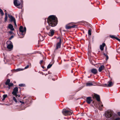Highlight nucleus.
<instances>
[{
    "mask_svg": "<svg viewBox=\"0 0 120 120\" xmlns=\"http://www.w3.org/2000/svg\"><path fill=\"white\" fill-rule=\"evenodd\" d=\"M47 22L49 25L46 26V28L48 30L50 29V26L54 27L58 23L57 18L55 15H50L47 19Z\"/></svg>",
    "mask_w": 120,
    "mask_h": 120,
    "instance_id": "obj_1",
    "label": "nucleus"
},
{
    "mask_svg": "<svg viewBox=\"0 0 120 120\" xmlns=\"http://www.w3.org/2000/svg\"><path fill=\"white\" fill-rule=\"evenodd\" d=\"M26 29L25 27L23 28L22 26H20L19 30L18 31H17L18 35L20 38H22L24 37L26 33Z\"/></svg>",
    "mask_w": 120,
    "mask_h": 120,
    "instance_id": "obj_2",
    "label": "nucleus"
},
{
    "mask_svg": "<svg viewBox=\"0 0 120 120\" xmlns=\"http://www.w3.org/2000/svg\"><path fill=\"white\" fill-rule=\"evenodd\" d=\"M22 0H15V7L17 8L21 9L23 6Z\"/></svg>",
    "mask_w": 120,
    "mask_h": 120,
    "instance_id": "obj_3",
    "label": "nucleus"
},
{
    "mask_svg": "<svg viewBox=\"0 0 120 120\" xmlns=\"http://www.w3.org/2000/svg\"><path fill=\"white\" fill-rule=\"evenodd\" d=\"M7 48L9 51L12 50L13 49V45L12 43L10 41H7L6 42Z\"/></svg>",
    "mask_w": 120,
    "mask_h": 120,
    "instance_id": "obj_4",
    "label": "nucleus"
},
{
    "mask_svg": "<svg viewBox=\"0 0 120 120\" xmlns=\"http://www.w3.org/2000/svg\"><path fill=\"white\" fill-rule=\"evenodd\" d=\"M62 112L64 115L68 116L71 115L73 112L72 111L68 110L65 109H64L62 110Z\"/></svg>",
    "mask_w": 120,
    "mask_h": 120,
    "instance_id": "obj_5",
    "label": "nucleus"
},
{
    "mask_svg": "<svg viewBox=\"0 0 120 120\" xmlns=\"http://www.w3.org/2000/svg\"><path fill=\"white\" fill-rule=\"evenodd\" d=\"M10 79H7L5 83V84L6 85H8V88L9 89H10L11 87L13 85V83H10Z\"/></svg>",
    "mask_w": 120,
    "mask_h": 120,
    "instance_id": "obj_6",
    "label": "nucleus"
},
{
    "mask_svg": "<svg viewBox=\"0 0 120 120\" xmlns=\"http://www.w3.org/2000/svg\"><path fill=\"white\" fill-rule=\"evenodd\" d=\"M90 72L91 73L94 75H96L98 73V71L96 69L93 68L90 70Z\"/></svg>",
    "mask_w": 120,
    "mask_h": 120,
    "instance_id": "obj_7",
    "label": "nucleus"
},
{
    "mask_svg": "<svg viewBox=\"0 0 120 120\" xmlns=\"http://www.w3.org/2000/svg\"><path fill=\"white\" fill-rule=\"evenodd\" d=\"M96 84V82L93 81L91 82H88L86 83V86H94Z\"/></svg>",
    "mask_w": 120,
    "mask_h": 120,
    "instance_id": "obj_8",
    "label": "nucleus"
},
{
    "mask_svg": "<svg viewBox=\"0 0 120 120\" xmlns=\"http://www.w3.org/2000/svg\"><path fill=\"white\" fill-rule=\"evenodd\" d=\"M112 114L109 111H107L105 113L106 116L107 118H110L112 116Z\"/></svg>",
    "mask_w": 120,
    "mask_h": 120,
    "instance_id": "obj_9",
    "label": "nucleus"
},
{
    "mask_svg": "<svg viewBox=\"0 0 120 120\" xmlns=\"http://www.w3.org/2000/svg\"><path fill=\"white\" fill-rule=\"evenodd\" d=\"M8 16L10 19V20L11 22L13 21L14 23L15 24V19L14 17H13L12 15L9 14H8Z\"/></svg>",
    "mask_w": 120,
    "mask_h": 120,
    "instance_id": "obj_10",
    "label": "nucleus"
},
{
    "mask_svg": "<svg viewBox=\"0 0 120 120\" xmlns=\"http://www.w3.org/2000/svg\"><path fill=\"white\" fill-rule=\"evenodd\" d=\"M92 101V100L91 97H88L86 98V101L88 104H90Z\"/></svg>",
    "mask_w": 120,
    "mask_h": 120,
    "instance_id": "obj_11",
    "label": "nucleus"
},
{
    "mask_svg": "<svg viewBox=\"0 0 120 120\" xmlns=\"http://www.w3.org/2000/svg\"><path fill=\"white\" fill-rule=\"evenodd\" d=\"M77 26L75 25H73L72 26H69L67 25L66 26V28L67 29H70L71 28H77Z\"/></svg>",
    "mask_w": 120,
    "mask_h": 120,
    "instance_id": "obj_12",
    "label": "nucleus"
},
{
    "mask_svg": "<svg viewBox=\"0 0 120 120\" xmlns=\"http://www.w3.org/2000/svg\"><path fill=\"white\" fill-rule=\"evenodd\" d=\"M54 33V30L51 29L50 30V32H49L48 33H47V34L49 36L52 37Z\"/></svg>",
    "mask_w": 120,
    "mask_h": 120,
    "instance_id": "obj_13",
    "label": "nucleus"
},
{
    "mask_svg": "<svg viewBox=\"0 0 120 120\" xmlns=\"http://www.w3.org/2000/svg\"><path fill=\"white\" fill-rule=\"evenodd\" d=\"M109 36L112 39H115L118 41L120 42V39L116 37L114 35H109Z\"/></svg>",
    "mask_w": 120,
    "mask_h": 120,
    "instance_id": "obj_14",
    "label": "nucleus"
},
{
    "mask_svg": "<svg viewBox=\"0 0 120 120\" xmlns=\"http://www.w3.org/2000/svg\"><path fill=\"white\" fill-rule=\"evenodd\" d=\"M113 84L114 83L112 81H109L108 82V86L109 87L112 86Z\"/></svg>",
    "mask_w": 120,
    "mask_h": 120,
    "instance_id": "obj_15",
    "label": "nucleus"
},
{
    "mask_svg": "<svg viewBox=\"0 0 120 120\" xmlns=\"http://www.w3.org/2000/svg\"><path fill=\"white\" fill-rule=\"evenodd\" d=\"M18 90V88L17 87H15V97L16 98H19L20 97V95L18 94H17V92ZM19 99V98H18Z\"/></svg>",
    "mask_w": 120,
    "mask_h": 120,
    "instance_id": "obj_16",
    "label": "nucleus"
},
{
    "mask_svg": "<svg viewBox=\"0 0 120 120\" xmlns=\"http://www.w3.org/2000/svg\"><path fill=\"white\" fill-rule=\"evenodd\" d=\"M105 66L104 65L100 66L98 69V71L99 72H101L102 71L104 70L105 68Z\"/></svg>",
    "mask_w": 120,
    "mask_h": 120,
    "instance_id": "obj_17",
    "label": "nucleus"
},
{
    "mask_svg": "<svg viewBox=\"0 0 120 120\" xmlns=\"http://www.w3.org/2000/svg\"><path fill=\"white\" fill-rule=\"evenodd\" d=\"M61 44L57 43L56 44V48L55 50H57L58 49L60 48Z\"/></svg>",
    "mask_w": 120,
    "mask_h": 120,
    "instance_id": "obj_18",
    "label": "nucleus"
},
{
    "mask_svg": "<svg viewBox=\"0 0 120 120\" xmlns=\"http://www.w3.org/2000/svg\"><path fill=\"white\" fill-rule=\"evenodd\" d=\"M8 27L11 31H13L14 30V29L13 28V26L11 24H9L8 26Z\"/></svg>",
    "mask_w": 120,
    "mask_h": 120,
    "instance_id": "obj_19",
    "label": "nucleus"
},
{
    "mask_svg": "<svg viewBox=\"0 0 120 120\" xmlns=\"http://www.w3.org/2000/svg\"><path fill=\"white\" fill-rule=\"evenodd\" d=\"M94 97L96 98L97 100L98 101H100V97L99 95L97 94H95L94 95Z\"/></svg>",
    "mask_w": 120,
    "mask_h": 120,
    "instance_id": "obj_20",
    "label": "nucleus"
},
{
    "mask_svg": "<svg viewBox=\"0 0 120 120\" xmlns=\"http://www.w3.org/2000/svg\"><path fill=\"white\" fill-rule=\"evenodd\" d=\"M105 46V43H103L102 45H101L100 46V49L101 51L103 50L104 47Z\"/></svg>",
    "mask_w": 120,
    "mask_h": 120,
    "instance_id": "obj_21",
    "label": "nucleus"
},
{
    "mask_svg": "<svg viewBox=\"0 0 120 120\" xmlns=\"http://www.w3.org/2000/svg\"><path fill=\"white\" fill-rule=\"evenodd\" d=\"M12 95H11V97H13V99L15 101V97L13 96H15V88H14L13 90V91L12 93Z\"/></svg>",
    "mask_w": 120,
    "mask_h": 120,
    "instance_id": "obj_22",
    "label": "nucleus"
},
{
    "mask_svg": "<svg viewBox=\"0 0 120 120\" xmlns=\"http://www.w3.org/2000/svg\"><path fill=\"white\" fill-rule=\"evenodd\" d=\"M5 22H6L7 21V19H8V17H7V14L6 12H5Z\"/></svg>",
    "mask_w": 120,
    "mask_h": 120,
    "instance_id": "obj_23",
    "label": "nucleus"
},
{
    "mask_svg": "<svg viewBox=\"0 0 120 120\" xmlns=\"http://www.w3.org/2000/svg\"><path fill=\"white\" fill-rule=\"evenodd\" d=\"M103 105H101L99 106L98 108V109L100 110H102V109L103 108Z\"/></svg>",
    "mask_w": 120,
    "mask_h": 120,
    "instance_id": "obj_24",
    "label": "nucleus"
},
{
    "mask_svg": "<svg viewBox=\"0 0 120 120\" xmlns=\"http://www.w3.org/2000/svg\"><path fill=\"white\" fill-rule=\"evenodd\" d=\"M18 102H20V103H22V104H23L24 103H25V101H19V100L18 101L15 99V103H17Z\"/></svg>",
    "mask_w": 120,
    "mask_h": 120,
    "instance_id": "obj_25",
    "label": "nucleus"
},
{
    "mask_svg": "<svg viewBox=\"0 0 120 120\" xmlns=\"http://www.w3.org/2000/svg\"><path fill=\"white\" fill-rule=\"evenodd\" d=\"M53 63L52 64H49L47 68V69H46V71H47V69L50 68L52 66Z\"/></svg>",
    "mask_w": 120,
    "mask_h": 120,
    "instance_id": "obj_26",
    "label": "nucleus"
},
{
    "mask_svg": "<svg viewBox=\"0 0 120 120\" xmlns=\"http://www.w3.org/2000/svg\"><path fill=\"white\" fill-rule=\"evenodd\" d=\"M103 54L104 56H106V60H107L109 59V57L108 55L107 54H106L104 53H103Z\"/></svg>",
    "mask_w": 120,
    "mask_h": 120,
    "instance_id": "obj_27",
    "label": "nucleus"
},
{
    "mask_svg": "<svg viewBox=\"0 0 120 120\" xmlns=\"http://www.w3.org/2000/svg\"><path fill=\"white\" fill-rule=\"evenodd\" d=\"M26 100L24 101L25 103L26 104H27L29 103V101L28 99H26Z\"/></svg>",
    "mask_w": 120,
    "mask_h": 120,
    "instance_id": "obj_28",
    "label": "nucleus"
},
{
    "mask_svg": "<svg viewBox=\"0 0 120 120\" xmlns=\"http://www.w3.org/2000/svg\"><path fill=\"white\" fill-rule=\"evenodd\" d=\"M91 29H90L88 30V34L90 36L91 35Z\"/></svg>",
    "mask_w": 120,
    "mask_h": 120,
    "instance_id": "obj_29",
    "label": "nucleus"
},
{
    "mask_svg": "<svg viewBox=\"0 0 120 120\" xmlns=\"http://www.w3.org/2000/svg\"><path fill=\"white\" fill-rule=\"evenodd\" d=\"M23 69H21L20 68H18L16 69H15V72H17L21 71L23 70Z\"/></svg>",
    "mask_w": 120,
    "mask_h": 120,
    "instance_id": "obj_30",
    "label": "nucleus"
},
{
    "mask_svg": "<svg viewBox=\"0 0 120 120\" xmlns=\"http://www.w3.org/2000/svg\"><path fill=\"white\" fill-rule=\"evenodd\" d=\"M0 13L1 14V15H2L3 16V15H4V13L3 12L2 10L0 8Z\"/></svg>",
    "mask_w": 120,
    "mask_h": 120,
    "instance_id": "obj_31",
    "label": "nucleus"
},
{
    "mask_svg": "<svg viewBox=\"0 0 120 120\" xmlns=\"http://www.w3.org/2000/svg\"><path fill=\"white\" fill-rule=\"evenodd\" d=\"M90 63L93 65H94L95 64L94 63V62H95L94 60L92 61L91 60H90Z\"/></svg>",
    "mask_w": 120,
    "mask_h": 120,
    "instance_id": "obj_32",
    "label": "nucleus"
},
{
    "mask_svg": "<svg viewBox=\"0 0 120 120\" xmlns=\"http://www.w3.org/2000/svg\"><path fill=\"white\" fill-rule=\"evenodd\" d=\"M19 86L21 87L24 86H25V84H20L19 85Z\"/></svg>",
    "mask_w": 120,
    "mask_h": 120,
    "instance_id": "obj_33",
    "label": "nucleus"
},
{
    "mask_svg": "<svg viewBox=\"0 0 120 120\" xmlns=\"http://www.w3.org/2000/svg\"><path fill=\"white\" fill-rule=\"evenodd\" d=\"M103 86L107 87H109L108 86V84H103Z\"/></svg>",
    "mask_w": 120,
    "mask_h": 120,
    "instance_id": "obj_34",
    "label": "nucleus"
},
{
    "mask_svg": "<svg viewBox=\"0 0 120 120\" xmlns=\"http://www.w3.org/2000/svg\"><path fill=\"white\" fill-rule=\"evenodd\" d=\"M7 96V94H4L3 95V98H5V99L6 98Z\"/></svg>",
    "mask_w": 120,
    "mask_h": 120,
    "instance_id": "obj_35",
    "label": "nucleus"
},
{
    "mask_svg": "<svg viewBox=\"0 0 120 120\" xmlns=\"http://www.w3.org/2000/svg\"><path fill=\"white\" fill-rule=\"evenodd\" d=\"M62 39L61 38L59 40V41L58 42V43H59L60 44H61V42H62Z\"/></svg>",
    "mask_w": 120,
    "mask_h": 120,
    "instance_id": "obj_36",
    "label": "nucleus"
},
{
    "mask_svg": "<svg viewBox=\"0 0 120 120\" xmlns=\"http://www.w3.org/2000/svg\"><path fill=\"white\" fill-rule=\"evenodd\" d=\"M14 36L13 35H12L9 38V40H11L12 38H13Z\"/></svg>",
    "mask_w": 120,
    "mask_h": 120,
    "instance_id": "obj_37",
    "label": "nucleus"
},
{
    "mask_svg": "<svg viewBox=\"0 0 120 120\" xmlns=\"http://www.w3.org/2000/svg\"><path fill=\"white\" fill-rule=\"evenodd\" d=\"M29 67V65H28L26 66V67H25L24 68V69H26L28 68Z\"/></svg>",
    "mask_w": 120,
    "mask_h": 120,
    "instance_id": "obj_38",
    "label": "nucleus"
},
{
    "mask_svg": "<svg viewBox=\"0 0 120 120\" xmlns=\"http://www.w3.org/2000/svg\"><path fill=\"white\" fill-rule=\"evenodd\" d=\"M9 33L11 34H13V32L12 31H10L9 32Z\"/></svg>",
    "mask_w": 120,
    "mask_h": 120,
    "instance_id": "obj_39",
    "label": "nucleus"
},
{
    "mask_svg": "<svg viewBox=\"0 0 120 120\" xmlns=\"http://www.w3.org/2000/svg\"><path fill=\"white\" fill-rule=\"evenodd\" d=\"M43 62V60H41L40 61V64L41 65V64Z\"/></svg>",
    "mask_w": 120,
    "mask_h": 120,
    "instance_id": "obj_40",
    "label": "nucleus"
},
{
    "mask_svg": "<svg viewBox=\"0 0 120 120\" xmlns=\"http://www.w3.org/2000/svg\"><path fill=\"white\" fill-rule=\"evenodd\" d=\"M61 38L60 37H59L57 38V39H59V40L60 39H61Z\"/></svg>",
    "mask_w": 120,
    "mask_h": 120,
    "instance_id": "obj_41",
    "label": "nucleus"
},
{
    "mask_svg": "<svg viewBox=\"0 0 120 120\" xmlns=\"http://www.w3.org/2000/svg\"><path fill=\"white\" fill-rule=\"evenodd\" d=\"M118 114L119 116H120V112H118Z\"/></svg>",
    "mask_w": 120,
    "mask_h": 120,
    "instance_id": "obj_42",
    "label": "nucleus"
},
{
    "mask_svg": "<svg viewBox=\"0 0 120 120\" xmlns=\"http://www.w3.org/2000/svg\"><path fill=\"white\" fill-rule=\"evenodd\" d=\"M48 74H52L51 72H50V71H48Z\"/></svg>",
    "mask_w": 120,
    "mask_h": 120,
    "instance_id": "obj_43",
    "label": "nucleus"
},
{
    "mask_svg": "<svg viewBox=\"0 0 120 120\" xmlns=\"http://www.w3.org/2000/svg\"><path fill=\"white\" fill-rule=\"evenodd\" d=\"M42 67L43 69H44L45 68V67L43 66H42Z\"/></svg>",
    "mask_w": 120,
    "mask_h": 120,
    "instance_id": "obj_44",
    "label": "nucleus"
},
{
    "mask_svg": "<svg viewBox=\"0 0 120 120\" xmlns=\"http://www.w3.org/2000/svg\"><path fill=\"white\" fill-rule=\"evenodd\" d=\"M14 4L15 5V0H14Z\"/></svg>",
    "mask_w": 120,
    "mask_h": 120,
    "instance_id": "obj_45",
    "label": "nucleus"
},
{
    "mask_svg": "<svg viewBox=\"0 0 120 120\" xmlns=\"http://www.w3.org/2000/svg\"><path fill=\"white\" fill-rule=\"evenodd\" d=\"M5 98H3L2 99V101H4L5 100Z\"/></svg>",
    "mask_w": 120,
    "mask_h": 120,
    "instance_id": "obj_46",
    "label": "nucleus"
},
{
    "mask_svg": "<svg viewBox=\"0 0 120 120\" xmlns=\"http://www.w3.org/2000/svg\"><path fill=\"white\" fill-rule=\"evenodd\" d=\"M48 74H45V76H46V75H47Z\"/></svg>",
    "mask_w": 120,
    "mask_h": 120,
    "instance_id": "obj_47",
    "label": "nucleus"
},
{
    "mask_svg": "<svg viewBox=\"0 0 120 120\" xmlns=\"http://www.w3.org/2000/svg\"><path fill=\"white\" fill-rule=\"evenodd\" d=\"M73 69H72V70H71V72L72 73H73Z\"/></svg>",
    "mask_w": 120,
    "mask_h": 120,
    "instance_id": "obj_48",
    "label": "nucleus"
},
{
    "mask_svg": "<svg viewBox=\"0 0 120 120\" xmlns=\"http://www.w3.org/2000/svg\"><path fill=\"white\" fill-rule=\"evenodd\" d=\"M16 27H17V25L16 23H15V29H16Z\"/></svg>",
    "mask_w": 120,
    "mask_h": 120,
    "instance_id": "obj_49",
    "label": "nucleus"
},
{
    "mask_svg": "<svg viewBox=\"0 0 120 120\" xmlns=\"http://www.w3.org/2000/svg\"><path fill=\"white\" fill-rule=\"evenodd\" d=\"M106 49H107V47H106Z\"/></svg>",
    "mask_w": 120,
    "mask_h": 120,
    "instance_id": "obj_50",
    "label": "nucleus"
},
{
    "mask_svg": "<svg viewBox=\"0 0 120 120\" xmlns=\"http://www.w3.org/2000/svg\"><path fill=\"white\" fill-rule=\"evenodd\" d=\"M12 59H13V60H14V58L13 57H12Z\"/></svg>",
    "mask_w": 120,
    "mask_h": 120,
    "instance_id": "obj_51",
    "label": "nucleus"
},
{
    "mask_svg": "<svg viewBox=\"0 0 120 120\" xmlns=\"http://www.w3.org/2000/svg\"><path fill=\"white\" fill-rule=\"evenodd\" d=\"M52 80H54V79H52Z\"/></svg>",
    "mask_w": 120,
    "mask_h": 120,
    "instance_id": "obj_52",
    "label": "nucleus"
},
{
    "mask_svg": "<svg viewBox=\"0 0 120 120\" xmlns=\"http://www.w3.org/2000/svg\"><path fill=\"white\" fill-rule=\"evenodd\" d=\"M90 77H88L89 78H90Z\"/></svg>",
    "mask_w": 120,
    "mask_h": 120,
    "instance_id": "obj_53",
    "label": "nucleus"
},
{
    "mask_svg": "<svg viewBox=\"0 0 120 120\" xmlns=\"http://www.w3.org/2000/svg\"><path fill=\"white\" fill-rule=\"evenodd\" d=\"M92 76V75H91H91H90V76Z\"/></svg>",
    "mask_w": 120,
    "mask_h": 120,
    "instance_id": "obj_54",
    "label": "nucleus"
},
{
    "mask_svg": "<svg viewBox=\"0 0 120 120\" xmlns=\"http://www.w3.org/2000/svg\"><path fill=\"white\" fill-rule=\"evenodd\" d=\"M6 10H5V11L6 12Z\"/></svg>",
    "mask_w": 120,
    "mask_h": 120,
    "instance_id": "obj_55",
    "label": "nucleus"
},
{
    "mask_svg": "<svg viewBox=\"0 0 120 120\" xmlns=\"http://www.w3.org/2000/svg\"><path fill=\"white\" fill-rule=\"evenodd\" d=\"M60 32H61V31H60Z\"/></svg>",
    "mask_w": 120,
    "mask_h": 120,
    "instance_id": "obj_56",
    "label": "nucleus"
}]
</instances>
